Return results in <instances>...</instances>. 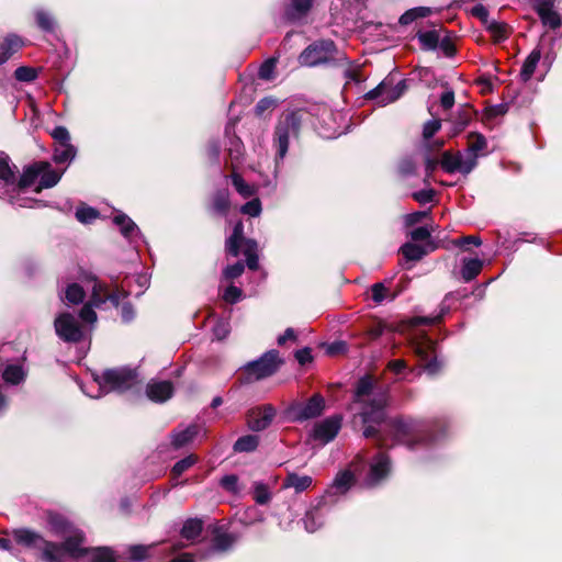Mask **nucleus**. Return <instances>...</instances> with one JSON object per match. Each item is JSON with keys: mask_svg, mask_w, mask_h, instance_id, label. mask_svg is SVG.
Wrapping results in <instances>:
<instances>
[{"mask_svg": "<svg viewBox=\"0 0 562 562\" xmlns=\"http://www.w3.org/2000/svg\"><path fill=\"white\" fill-rule=\"evenodd\" d=\"M387 405L386 392L374 391V384L369 375L362 376L353 393L355 419L359 418L366 426L363 437L371 438L378 435V428L385 419V407Z\"/></svg>", "mask_w": 562, "mask_h": 562, "instance_id": "obj_1", "label": "nucleus"}, {"mask_svg": "<svg viewBox=\"0 0 562 562\" xmlns=\"http://www.w3.org/2000/svg\"><path fill=\"white\" fill-rule=\"evenodd\" d=\"M387 427L392 439L411 450L428 447L438 440V435L434 431L435 425L427 422L398 417L390 420Z\"/></svg>", "mask_w": 562, "mask_h": 562, "instance_id": "obj_2", "label": "nucleus"}, {"mask_svg": "<svg viewBox=\"0 0 562 562\" xmlns=\"http://www.w3.org/2000/svg\"><path fill=\"white\" fill-rule=\"evenodd\" d=\"M94 382L98 386V393L88 395L99 398L110 392L122 393L132 389L137 383V373L134 369L127 367L108 369L101 374H95Z\"/></svg>", "mask_w": 562, "mask_h": 562, "instance_id": "obj_3", "label": "nucleus"}, {"mask_svg": "<svg viewBox=\"0 0 562 562\" xmlns=\"http://www.w3.org/2000/svg\"><path fill=\"white\" fill-rule=\"evenodd\" d=\"M305 115L306 112L301 109L288 110L281 115L276 126L273 138L274 146L277 148V161L282 160L285 157L290 139L299 137Z\"/></svg>", "mask_w": 562, "mask_h": 562, "instance_id": "obj_4", "label": "nucleus"}, {"mask_svg": "<svg viewBox=\"0 0 562 562\" xmlns=\"http://www.w3.org/2000/svg\"><path fill=\"white\" fill-rule=\"evenodd\" d=\"M91 283L92 293L90 301L81 308L79 316L83 322L93 324L97 322L95 307L101 308L108 302L117 307L121 300L127 294L120 291L109 293L106 288L94 277L91 278Z\"/></svg>", "mask_w": 562, "mask_h": 562, "instance_id": "obj_5", "label": "nucleus"}, {"mask_svg": "<svg viewBox=\"0 0 562 562\" xmlns=\"http://www.w3.org/2000/svg\"><path fill=\"white\" fill-rule=\"evenodd\" d=\"M12 538L22 547L38 550L41 559L45 562H59L56 543L45 540L40 533L22 528L13 530Z\"/></svg>", "mask_w": 562, "mask_h": 562, "instance_id": "obj_6", "label": "nucleus"}, {"mask_svg": "<svg viewBox=\"0 0 562 562\" xmlns=\"http://www.w3.org/2000/svg\"><path fill=\"white\" fill-rule=\"evenodd\" d=\"M411 347L414 353L424 362H426L424 370L429 375L437 374L442 364L438 361L436 353V342L430 339L425 333H417L411 338Z\"/></svg>", "mask_w": 562, "mask_h": 562, "instance_id": "obj_7", "label": "nucleus"}, {"mask_svg": "<svg viewBox=\"0 0 562 562\" xmlns=\"http://www.w3.org/2000/svg\"><path fill=\"white\" fill-rule=\"evenodd\" d=\"M15 166L11 164L9 156L4 153H0V198L8 199L11 204L21 207H31L29 202H20L15 200L14 194L16 192V176Z\"/></svg>", "mask_w": 562, "mask_h": 562, "instance_id": "obj_8", "label": "nucleus"}, {"mask_svg": "<svg viewBox=\"0 0 562 562\" xmlns=\"http://www.w3.org/2000/svg\"><path fill=\"white\" fill-rule=\"evenodd\" d=\"M278 350H268L260 358L245 364L247 380L258 381L272 375L282 364Z\"/></svg>", "mask_w": 562, "mask_h": 562, "instance_id": "obj_9", "label": "nucleus"}, {"mask_svg": "<svg viewBox=\"0 0 562 562\" xmlns=\"http://www.w3.org/2000/svg\"><path fill=\"white\" fill-rule=\"evenodd\" d=\"M335 43L330 40L317 41L308 45L299 56V64L314 67L334 58Z\"/></svg>", "mask_w": 562, "mask_h": 562, "instance_id": "obj_10", "label": "nucleus"}, {"mask_svg": "<svg viewBox=\"0 0 562 562\" xmlns=\"http://www.w3.org/2000/svg\"><path fill=\"white\" fill-rule=\"evenodd\" d=\"M406 80L394 83L393 79L386 78L374 89L367 92L366 98L374 100L380 106H385L400 99L406 90Z\"/></svg>", "mask_w": 562, "mask_h": 562, "instance_id": "obj_11", "label": "nucleus"}, {"mask_svg": "<svg viewBox=\"0 0 562 562\" xmlns=\"http://www.w3.org/2000/svg\"><path fill=\"white\" fill-rule=\"evenodd\" d=\"M325 409V400L321 394H314L305 403H294L288 408V416L294 422H303L318 417Z\"/></svg>", "mask_w": 562, "mask_h": 562, "instance_id": "obj_12", "label": "nucleus"}, {"mask_svg": "<svg viewBox=\"0 0 562 562\" xmlns=\"http://www.w3.org/2000/svg\"><path fill=\"white\" fill-rule=\"evenodd\" d=\"M56 335L66 342H79L83 333L77 318L68 313H60L54 322Z\"/></svg>", "mask_w": 562, "mask_h": 562, "instance_id": "obj_13", "label": "nucleus"}, {"mask_svg": "<svg viewBox=\"0 0 562 562\" xmlns=\"http://www.w3.org/2000/svg\"><path fill=\"white\" fill-rule=\"evenodd\" d=\"M63 539L64 541L61 543H56V547L58 548L57 555L59 562H64L66 555L74 559L87 557L88 552L90 551L83 547V533L77 528L67 536L63 537Z\"/></svg>", "mask_w": 562, "mask_h": 562, "instance_id": "obj_14", "label": "nucleus"}, {"mask_svg": "<svg viewBox=\"0 0 562 562\" xmlns=\"http://www.w3.org/2000/svg\"><path fill=\"white\" fill-rule=\"evenodd\" d=\"M342 417L333 415L316 423L313 428V438L323 445L334 440L341 428Z\"/></svg>", "mask_w": 562, "mask_h": 562, "instance_id": "obj_15", "label": "nucleus"}, {"mask_svg": "<svg viewBox=\"0 0 562 562\" xmlns=\"http://www.w3.org/2000/svg\"><path fill=\"white\" fill-rule=\"evenodd\" d=\"M276 413V408L270 404L252 408L247 413V425L252 431L265 430L271 425Z\"/></svg>", "mask_w": 562, "mask_h": 562, "instance_id": "obj_16", "label": "nucleus"}, {"mask_svg": "<svg viewBox=\"0 0 562 562\" xmlns=\"http://www.w3.org/2000/svg\"><path fill=\"white\" fill-rule=\"evenodd\" d=\"M390 471L391 462L389 456L383 452L378 453L370 463L366 484L370 487L380 484L389 475Z\"/></svg>", "mask_w": 562, "mask_h": 562, "instance_id": "obj_17", "label": "nucleus"}, {"mask_svg": "<svg viewBox=\"0 0 562 562\" xmlns=\"http://www.w3.org/2000/svg\"><path fill=\"white\" fill-rule=\"evenodd\" d=\"M553 8L554 0H535V9L542 23L552 30H557L561 25V18Z\"/></svg>", "mask_w": 562, "mask_h": 562, "instance_id": "obj_18", "label": "nucleus"}, {"mask_svg": "<svg viewBox=\"0 0 562 562\" xmlns=\"http://www.w3.org/2000/svg\"><path fill=\"white\" fill-rule=\"evenodd\" d=\"M173 394V384L170 381L151 379L146 386L147 397L155 403H164Z\"/></svg>", "mask_w": 562, "mask_h": 562, "instance_id": "obj_19", "label": "nucleus"}, {"mask_svg": "<svg viewBox=\"0 0 562 562\" xmlns=\"http://www.w3.org/2000/svg\"><path fill=\"white\" fill-rule=\"evenodd\" d=\"M44 168H47V161H35L29 166H26L21 175V177L16 178V192L19 193L21 190L26 189L35 183V181L40 178L41 171Z\"/></svg>", "mask_w": 562, "mask_h": 562, "instance_id": "obj_20", "label": "nucleus"}, {"mask_svg": "<svg viewBox=\"0 0 562 562\" xmlns=\"http://www.w3.org/2000/svg\"><path fill=\"white\" fill-rule=\"evenodd\" d=\"M113 223L120 228L121 234L130 241H135L140 236V231L134 221L124 213L114 216Z\"/></svg>", "mask_w": 562, "mask_h": 562, "instance_id": "obj_21", "label": "nucleus"}, {"mask_svg": "<svg viewBox=\"0 0 562 562\" xmlns=\"http://www.w3.org/2000/svg\"><path fill=\"white\" fill-rule=\"evenodd\" d=\"M244 234V225L239 221L235 224L232 235L226 240V251L233 257H237L240 252V247L245 246V240L243 236Z\"/></svg>", "mask_w": 562, "mask_h": 562, "instance_id": "obj_22", "label": "nucleus"}, {"mask_svg": "<svg viewBox=\"0 0 562 562\" xmlns=\"http://www.w3.org/2000/svg\"><path fill=\"white\" fill-rule=\"evenodd\" d=\"M313 5V0H290L285 10V16L289 21H299L303 19Z\"/></svg>", "mask_w": 562, "mask_h": 562, "instance_id": "obj_23", "label": "nucleus"}, {"mask_svg": "<svg viewBox=\"0 0 562 562\" xmlns=\"http://www.w3.org/2000/svg\"><path fill=\"white\" fill-rule=\"evenodd\" d=\"M26 371L20 363H8L2 371V379L7 384L18 385L24 382Z\"/></svg>", "mask_w": 562, "mask_h": 562, "instance_id": "obj_24", "label": "nucleus"}, {"mask_svg": "<svg viewBox=\"0 0 562 562\" xmlns=\"http://www.w3.org/2000/svg\"><path fill=\"white\" fill-rule=\"evenodd\" d=\"M231 207L229 192L226 189L217 190L211 202V211L220 216H226Z\"/></svg>", "mask_w": 562, "mask_h": 562, "instance_id": "obj_25", "label": "nucleus"}, {"mask_svg": "<svg viewBox=\"0 0 562 562\" xmlns=\"http://www.w3.org/2000/svg\"><path fill=\"white\" fill-rule=\"evenodd\" d=\"M64 171H57L52 168V165L47 162V168H44L40 173V182L35 189V192H41L42 189H49L55 187L61 179Z\"/></svg>", "mask_w": 562, "mask_h": 562, "instance_id": "obj_26", "label": "nucleus"}, {"mask_svg": "<svg viewBox=\"0 0 562 562\" xmlns=\"http://www.w3.org/2000/svg\"><path fill=\"white\" fill-rule=\"evenodd\" d=\"M22 40L18 35L7 36L0 44V65L7 63L22 47Z\"/></svg>", "mask_w": 562, "mask_h": 562, "instance_id": "obj_27", "label": "nucleus"}, {"mask_svg": "<svg viewBox=\"0 0 562 562\" xmlns=\"http://www.w3.org/2000/svg\"><path fill=\"white\" fill-rule=\"evenodd\" d=\"M540 58H541V52L539 48H535L528 55V57L525 59V61L521 66V69H520L519 77H520L521 81L527 82L531 79V77L540 61Z\"/></svg>", "mask_w": 562, "mask_h": 562, "instance_id": "obj_28", "label": "nucleus"}, {"mask_svg": "<svg viewBox=\"0 0 562 562\" xmlns=\"http://www.w3.org/2000/svg\"><path fill=\"white\" fill-rule=\"evenodd\" d=\"M48 526L54 535L60 538L67 536L76 529L65 517L58 514L49 515Z\"/></svg>", "mask_w": 562, "mask_h": 562, "instance_id": "obj_29", "label": "nucleus"}, {"mask_svg": "<svg viewBox=\"0 0 562 562\" xmlns=\"http://www.w3.org/2000/svg\"><path fill=\"white\" fill-rule=\"evenodd\" d=\"M313 483L310 475H299L296 473H289L283 482V487H292L296 493L306 491Z\"/></svg>", "mask_w": 562, "mask_h": 562, "instance_id": "obj_30", "label": "nucleus"}, {"mask_svg": "<svg viewBox=\"0 0 562 562\" xmlns=\"http://www.w3.org/2000/svg\"><path fill=\"white\" fill-rule=\"evenodd\" d=\"M199 428L198 426L191 425L187 427L186 429L175 431L171 435V443L175 448L179 449L188 443H190L194 437L198 435Z\"/></svg>", "mask_w": 562, "mask_h": 562, "instance_id": "obj_31", "label": "nucleus"}, {"mask_svg": "<svg viewBox=\"0 0 562 562\" xmlns=\"http://www.w3.org/2000/svg\"><path fill=\"white\" fill-rule=\"evenodd\" d=\"M483 263V260L479 258L463 259L461 269L462 279L465 282H470L475 279L480 274Z\"/></svg>", "mask_w": 562, "mask_h": 562, "instance_id": "obj_32", "label": "nucleus"}, {"mask_svg": "<svg viewBox=\"0 0 562 562\" xmlns=\"http://www.w3.org/2000/svg\"><path fill=\"white\" fill-rule=\"evenodd\" d=\"M304 527L308 532H314L324 524V512L322 507H315L306 512L303 518Z\"/></svg>", "mask_w": 562, "mask_h": 562, "instance_id": "obj_33", "label": "nucleus"}, {"mask_svg": "<svg viewBox=\"0 0 562 562\" xmlns=\"http://www.w3.org/2000/svg\"><path fill=\"white\" fill-rule=\"evenodd\" d=\"M77 154V149L70 143L68 144H56L53 155V160L56 164H70Z\"/></svg>", "mask_w": 562, "mask_h": 562, "instance_id": "obj_34", "label": "nucleus"}, {"mask_svg": "<svg viewBox=\"0 0 562 562\" xmlns=\"http://www.w3.org/2000/svg\"><path fill=\"white\" fill-rule=\"evenodd\" d=\"M237 537L232 533H217L213 538L212 547L207 551V555L213 552H225L229 550L236 542Z\"/></svg>", "mask_w": 562, "mask_h": 562, "instance_id": "obj_35", "label": "nucleus"}, {"mask_svg": "<svg viewBox=\"0 0 562 562\" xmlns=\"http://www.w3.org/2000/svg\"><path fill=\"white\" fill-rule=\"evenodd\" d=\"M434 249H435L434 246L425 247V246L416 245L413 243H406L401 247V251H402L403 256L407 260H413V261L422 259L425 255L428 254L429 250H434Z\"/></svg>", "mask_w": 562, "mask_h": 562, "instance_id": "obj_36", "label": "nucleus"}, {"mask_svg": "<svg viewBox=\"0 0 562 562\" xmlns=\"http://www.w3.org/2000/svg\"><path fill=\"white\" fill-rule=\"evenodd\" d=\"M485 27L496 43L505 41L510 33V27L506 23L496 20H491Z\"/></svg>", "mask_w": 562, "mask_h": 562, "instance_id": "obj_37", "label": "nucleus"}, {"mask_svg": "<svg viewBox=\"0 0 562 562\" xmlns=\"http://www.w3.org/2000/svg\"><path fill=\"white\" fill-rule=\"evenodd\" d=\"M36 25L46 33H53L56 29V21L52 13L44 9H36L34 12Z\"/></svg>", "mask_w": 562, "mask_h": 562, "instance_id": "obj_38", "label": "nucleus"}, {"mask_svg": "<svg viewBox=\"0 0 562 562\" xmlns=\"http://www.w3.org/2000/svg\"><path fill=\"white\" fill-rule=\"evenodd\" d=\"M243 248V254L246 257L247 267L250 270H257L259 266L258 258V244L254 239L245 240V246Z\"/></svg>", "mask_w": 562, "mask_h": 562, "instance_id": "obj_39", "label": "nucleus"}, {"mask_svg": "<svg viewBox=\"0 0 562 562\" xmlns=\"http://www.w3.org/2000/svg\"><path fill=\"white\" fill-rule=\"evenodd\" d=\"M203 528V521L198 518H190L184 521L181 529V537L187 540H194L198 538Z\"/></svg>", "mask_w": 562, "mask_h": 562, "instance_id": "obj_40", "label": "nucleus"}, {"mask_svg": "<svg viewBox=\"0 0 562 562\" xmlns=\"http://www.w3.org/2000/svg\"><path fill=\"white\" fill-rule=\"evenodd\" d=\"M85 295V291L79 284L69 283L64 291V296H61V300L68 304L77 305L83 302Z\"/></svg>", "mask_w": 562, "mask_h": 562, "instance_id": "obj_41", "label": "nucleus"}, {"mask_svg": "<svg viewBox=\"0 0 562 562\" xmlns=\"http://www.w3.org/2000/svg\"><path fill=\"white\" fill-rule=\"evenodd\" d=\"M353 481L355 476L352 472L349 470H345L336 475L331 487L336 490V493L345 494L352 485Z\"/></svg>", "mask_w": 562, "mask_h": 562, "instance_id": "obj_42", "label": "nucleus"}, {"mask_svg": "<svg viewBox=\"0 0 562 562\" xmlns=\"http://www.w3.org/2000/svg\"><path fill=\"white\" fill-rule=\"evenodd\" d=\"M417 37L424 49L434 50L438 47L440 37L437 31L418 32Z\"/></svg>", "mask_w": 562, "mask_h": 562, "instance_id": "obj_43", "label": "nucleus"}, {"mask_svg": "<svg viewBox=\"0 0 562 562\" xmlns=\"http://www.w3.org/2000/svg\"><path fill=\"white\" fill-rule=\"evenodd\" d=\"M259 443V438L256 435H246L236 440L234 450L236 452H250L254 451Z\"/></svg>", "mask_w": 562, "mask_h": 562, "instance_id": "obj_44", "label": "nucleus"}, {"mask_svg": "<svg viewBox=\"0 0 562 562\" xmlns=\"http://www.w3.org/2000/svg\"><path fill=\"white\" fill-rule=\"evenodd\" d=\"M232 183L236 191L245 199L256 194V188L248 184L238 173L232 175Z\"/></svg>", "mask_w": 562, "mask_h": 562, "instance_id": "obj_45", "label": "nucleus"}, {"mask_svg": "<svg viewBox=\"0 0 562 562\" xmlns=\"http://www.w3.org/2000/svg\"><path fill=\"white\" fill-rule=\"evenodd\" d=\"M155 547V544L143 546L135 544L128 548V559L131 562H143L149 558V551Z\"/></svg>", "mask_w": 562, "mask_h": 562, "instance_id": "obj_46", "label": "nucleus"}, {"mask_svg": "<svg viewBox=\"0 0 562 562\" xmlns=\"http://www.w3.org/2000/svg\"><path fill=\"white\" fill-rule=\"evenodd\" d=\"M371 297L375 304H382L384 301H392L394 296L382 282L374 283L371 286Z\"/></svg>", "mask_w": 562, "mask_h": 562, "instance_id": "obj_47", "label": "nucleus"}, {"mask_svg": "<svg viewBox=\"0 0 562 562\" xmlns=\"http://www.w3.org/2000/svg\"><path fill=\"white\" fill-rule=\"evenodd\" d=\"M254 499L259 505H266L271 499L269 486L263 482L254 483Z\"/></svg>", "mask_w": 562, "mask_h": 562, "instance_id": "obj_48", "label": "nucleus"}, {"mask_svg": "<svg viewBox=\"0 0 562 562\" xmlns=\"http://www.w3.org/2000/svg\"><path fill=\"white\" fill-rule=\"evenodd\" d=\"M89 562H115L112 551L108 548H93L87 554Z\"/></svg>", "mask_w": 562, "mask_h": 562, "instance_id": "obj_49", "label": "nucleus"}, {"mask_svg": "<svg viewBox=\"0 0 562 562\" xmlns=\"http://www.w3.org/2000/svg\"><path fill=\"white\" fill-rule=\"evenodd\" d=\"M458 157L460 158L459 162L461 165V173L463 175L470 173L477 164L476 155L468 149L464 153H459Z\"/></svg>", "mask_w": 562, "mask_h": 562, "instance_id": "obj_50", "label": "nucleus"}, {"mask_svg": "<svg viewBox=\"0 0 562 562\" xmlns=\"http://www.w3.org/2000/svg\"><path fill=\"white\" fill-rule=\"evenodd\" d=\"M486 138L480 133H471L469 135L468 150L479 156L486 148Z\"/></svg>", "mask_w": 562, "mask_h": 562, "instance_id": "obj_51", "label": "nucleus"}, {"mask_svg": "<svg viewBox=\"0 0 562 562\" xmlns=\"http://www.w3.org/2000/svg\"><path fill=\"white\" fill-rule=\"evenodd\" d=\"M459 160L460 158L458 155H451L450 153L446 151L442 155L441 167L449 173H453L456 171L461 172V165Z\"/></svg>", "mask_w": 562, "mask_h": 562, "instance_id": "obj_52", "label": "nucleus"}, {"mask_svg": "<svg viewBox=\"0 0 562 562\" xmlns=\"http://www.w3.org/2000/svg\"><path fill=\"white\" fill-rule=\"evenodd\" d=\"M14 77L18 81L31 82L37 78V70L32 67L21 66L15 69Z\"/></svg>", "mask_w": 562, "mask_h": 562, "instance_id": "obj_53", "label": "nucleus"}, {"mask_svg": "<svg viewBox=\"0 0 562 562\" xmlns=\"http://www.w3.org/2000/svg\"><path fill=\"white\" fill-rule=\"evenodd\" d=\"M98 215V211L90 206H81L76 211V218L83 224L93 222Z\"/></svg>", "mask_w": 562, "mask_h": 562, "instance_id": "obj_54", "label": "nucleus"}, {"mask_svg": "<svg viewBox=\"0 0 562 562\" xmlns=\"http://www.w3.org/2000/svg\"><path fill=\"white\" fill-rule=\"evenodd\" d=\"M397 169L403 177L412 176L416 170V160L411 156L404 157L400 160Z\"/></svg>", "mask_w": 562, "mask_h": 562, "instance_id": "obj_55", "label": "nucleus"}, {"mask_svg": "<svg viewBox=\"0 0 562 562\" xmlns=\"http://www.w3.org/2000/svg\"><path fill=\"white\" fill-rule=\"evenodd\" d=\"M261 211H262L261 202L257 198L252 199L251 201L246 202L240 209V212L243 214H246V215H249L252 217L259 216L261 214Z\"/></svg>", "mask_w": 562, "mask_h": 562, "instance_id": "obj_56", "label": "nucleus"}, {"mask_svg": "<svg viewBox=\"0 0 562 562\" xmlns=\"http://www.w3.org/2000/svg\"><path fill=\"white\" fill-rule=\"evenodd\" d=\"M221 486L232 493V494H237L239 492V487H238V476L235 475V474H227V475H224L222 479H221V482H220Z\"/></svg>", "mask_w": 562, "mask_h": 562, "instance_id": "obj_57", "label": "nucleus"}, {"mask_svg": "<svg viewBox=\"0 0 562 562\" xmlns=\"http://www.w3.org/2000/svg\"><path fill=\"white\" fill-rule=\"evenodd\" d=\"M196 462V458L191 454L181 460H179L172 468V472L175 475H181L188 469H190Z\"/></svg>", "mask_w": 562, "mask_h": 562, "instance_id": "obj_58", "label": "nucleus"}, {"mask_svg": "<svg viewBox=\"0 0 562 562\" xmlns=\"http://www.w3.org/2000/svg\"><path fill=\"white\" fill-rule=\"evenodd\" d=\"M441 127V122L438 119L429 120L424 124L423 136L425 139L431 138Z\"/></svg>", "mask_w": 562, "mask_h": 562, "instance_id": "obj_59", "label": "nucleus"}, {"mask_svg": "<svg viewBox=\"0 0 562 562\" xmlns=\"http://www.w3.org/2000/svg\"><path fill=\"white\" fill-rule=\"evenodd\" d=\"M244 263L241 261H237L234 265L227 266L223 271V276L227 280L235 279L238 278L244 272Z\"/></svg>", "mask_w": 562, "mask_h": 562, "instance_id": "obj_60", "label": "nucleus"}, {"mask_svg": "<svg viewBox=\"0 0 562 562\" xmlns=\"http://www.w3.org/2000/svg\"><path fill=\"white\" fill-rule=\"evenodd\" d=\"M241 295H243V291L239 288H237L235 285H229L224 291L223 300L227 303L234 304V303H237L241 299Z\"/></svg>", "mask_w": 562, "mask_h": 562, "instance_id": "obj_61", "label": "nucleus"}, {"mask_svg": "<svg viewBox=\"0 0 562 562\" xmlns=\"http://www.w3.org/2000/svg\"><path fill=\"white\" fill-rule=\"evenodd\" d=\"M387 369L395 374H402V373L408 374V373L414 372V370H407V364H406L405 360H403V359L391 360L387 363Z\"/></svg>", "mask_w": 562, "mask_h": 562, "instance_id": "obj_62", "label": "nucleus"}, {"mask_svg": "<svg viewBox=\"0 0 562 562\" xmlns=\"http://www.w3.org/2000/svg\"><path fill=\"white\" fill-rule=\"evenodd\" d=\"M52 136L57 144L70 143V134L68 130L64 126H56L52 132Z\"/></svg>", "mask_w": 562, "mask_h": 562, "instance_id": "obj_63", "label": "nucleus"}, {"mask_svg": "<svg viewBox=\"0 0 562 562\" xmlns=\"http://www.w3.org/2000/svg\"><path fill=\"white\" fill-rule=\"evenodd\" d=\"M276 60L274 59H268L266 60L259 68L258 75L259 78L269 80L272 78V74L274 70Z\"/></svg>", "mask_w": 562, "mask_h": 562, "instance_id": "obj_64", "label": "nucleus"}]
</instances>
